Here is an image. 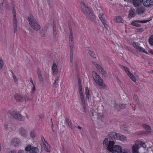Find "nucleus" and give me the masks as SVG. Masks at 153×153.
<instances>
[{"label": "nucleus", "instance_id": "f257e3e1", "mask_svg": "<svg viewBox=\"0 0 153 153\" xmlns=\"http://www.w3.org/2000/svg\"><path fill=\"white\" fill-rule=\"evenodd\" d=\"M114 143L113 141H110L108 143V139L107 138L105 139L103 143V145L109 151L112 152L113 153H122L121 147L118 145H114Z\"/></svg>", "mask_w": 153, "mask_h": 153}, {"label": "nucleus", "instance_id": "f03ea898", "mask_svg": "<svg viewBox=\"0 0 153 153\" xmlns=\"http://www.w3.org/2000/svg\"><path fill=\"white\" fill-rule=\"evenodd\" d=\"M27 19L31 27L35 30L37 31L40 29V25L33 16L30 15Z\"/></svg>", "mask_w": 153, "mask_h": 153}, {"label": "nucleus", "instance_id": "7ed1b4c3", "mask_svg": "<svg viewBox=\"0 0 153 153\" xmlns=\"http://www.w3.org/2000/svg\"><path fill=\"white\" fill-rule=\"evenodd\" d=\"M80 4L82 11L83 13L87 16V17L88 18H90L89 16L91 15L92 16L91 19H94V15L91 11V10L88 7L86 6L85 4L83 2H81Z\"/></svg>", "mask_w": 153, "mask_h": 153}, {"label": "nucleus", "instance_id": "20e7f679", "mask_svg": "<svg viewBox=\"0 0 153 153\" xmlns=\"http://www.w3.org/2000/svg\"><path fill=\"white\" fill-rule=\"evenodd\" d=\"M9 114L14 119L20 121H23L25 120V117L22 116L17 112L11 111L9 112Z\"/></svg>", "mask_w": 153, "mask_h": 153}, {"label": "nucleus", "instance_id": "39448f33", "mask_svg": "<svg viewBox=\"0 0 153 153\" xmlns=\"http://www.w3.org/2000/svg\"><path fill=\"white\" fill-rule=\"evenodd\" d=\"M92 73L93 74L95 75L93 77L96 83L102 88L105 87V85L104 84L103 80L100 76L95 72H93Z\"/></svg>", "mask_w": 153, "mask_h": 153}, {"label": "nucleus", "instance_id": "423d86ee", "mask_svg": "<svg viewBox=\"0 0 153 153\" xmlns=\"http://www.w3.org/2000/svg\"><path fill=\"white\" fill-rule=\"evenodd\" d=\"M26 151L29 152L30 153H38L39 149L37 147L31 146L30 145H28L25 148Z\"/></svg>", "mask_w": 153, "mask_h": 153}, {"label": "nucleus", "instance_id": "0eeeda50", "mask_svg": "<svg viewBox=\"0 0 153 153\" xmlns=\"http://www.w3.org/2000/svg\"><path fill=\"white\" fill-rule=\"evenodd\" d=\"M117 133L116 132L112 131L108 133L107 137L108 138V141L109 140V142L110 141H113L114 143L115 141V138H117Z\"/></svg>", "mask_w": 153, "mask_h": 153}, {"label": "nucleus", "instance_id": "6e6552de", "mask_svg": "<svg viewBox=\"0 0 153 153\" xmlns=\"http://www.w3.org/2000/svg\"><path fill=\"white\" fill-rule=\"evenodd\" d=\"M69 44L70 47V61L72 62L73 61V37H72V40L70 39V37H69Z\"/></svg>", "mask_w": 153, "mask_h": 153}, {"label": "nucleus", "instance_id": "1a4fd4ad", "mask_svg": "<svg viewBox=\"0 0 153 153\" xmlns=\"http://www.w3.org/2000/svg\"><path fill=\"white\" fill-rule=\"evenodd\" d=\"M13 26L14 28V32L16 33L17 31V19L16 16V12L15 9H13Z\"/></svg>", "mask_w": 153, "mask_h": 153}, {"label": "nucleus", "instance_id": "9d476101", "mask_svg": "<svg viewBox=\"0 0 153 153\" xmlns=\"http://www.w3.org/2000/svg\"><path fill=\"white\" fill-rule=\"evenodd\" d=\"M149 20H137L131 23V25H132L136 26L137 27H139L141 25L139 24L136 23L137 22L140 23H145L149 22Z\"/></svg>", "mask_w": 153, "mask_h": 153}, {"label": "nucleus", "instance_id": "9b49d317", "mask_svg": "<svg viewBox=\"0 0 153 153\" xmlns=\"http://www.w3.org/2000/svg\"><path fill=\"white\" fill-rule=\"evenodd\" d=\"M143 3L144 6L146 7H151L153 5L152 0H143Z\"/></svg>", "mask_w": 153, "mask_h": 153}, {"label": "nucleus", "instance_id": "f8f14e48", "mask_svg": "<svg viewBox=\"0 0 153 153\" xmlns=\"http://www.w3.org/2000/svg\"><path fill=\"white\" fill-rule=\"evenodd\" d=\"M37 73L39 78V80L40 82V84L43 85L44 84L43 79L40 69H38L37 71Z\"/></svg>", "mask_w": 153, "mask_h": 153}, {"label": "nucleus", "instance_id": "ddd939ff", "mask_svg": "<svg viewBox=\"0 0 153 153\" xmlns=\"http://www.w3.org/2000/svg\"><path fill=\"white\" fill-rule=\"evenodd\" d=\"M15 99L17 101L19 102H23L24 101V96L17 94L15 96Z\"/></svg>", "mask_w": 153, "mask_h": 153}, {"label": "nucleus", "instance_id": "4468645a", "mask_svg": "<svg viewBox=\"0 0 153 153\" xmlns=\"http://www.w3.org/2000/svg\"><path fill=\"white\" fill-rule=\"evenodd\" d=\"M143 3V0H133V3L134 6L137 7L141 5Z\"/></svg>", "mask_w": 153, "mask_h": 153}, {"label": "nucleus", "instance_id": "2eb2a0df", "mask_svg": "<svg viewBox=\"0 0 153 153\" xmlns=\"http://www.w3.org/2000/svg\"><path fill=\"white\" fill-rule=\"evenodd\" d=\"M20 141L17 138H14L13 139L11 143L14 146H16L20 144Z\"/></svg>", "mask_w": 153, "mask_h": 153}, {"label": "nucleus", "instance_id": "dca6fc26", "mask_svg": "<svg viewBox=\"0 0 153 153\" xmlns=\"http://www.w3.org/2000/svg\"><path fill=\"white\" fill-rule=\"evenodd\" d=\"M19 131L20 134L24 137H25L27 135V132L23 127H21L20 128Z\"/></svg>", "mask_w": 153, "mask_h": 153}, {"label": "nucleus", "instance_id": "f3484780", "mask_svg": "<svg viewBox=\"0 0 153 153\" xmlns=\"http://www.w3.org/2000/svg\"><path fill=\"white\" fill-rule=\"evenodd\" d=\"M53 74L56 75L58 72V68L56 64L54 63L52 67Z\"/></svg>", "mask_w": 153, "mask_h": 153}, {"label": "nucleus", "instance_id": "a211bd4d", "mask_svg": "<svg viewBox=\"0 0 153 153\" xmlns=\"http://www.w3.org/2000/svg\"><path fill=\"white\" fill-rule=\"evenodd\" d=\"M139 147V145L137 143V145L135 144V146H133L132 148L133 153H138V149Z\"/></svg>", "mask_w": 153, "mask_h": 153}, {"label": "nucleus", "instance_id": "6ab92c4d", "mask_svg": "<svg viewBox=\"0 0 153 153\" xmlns=\"http://www.w3.org/2000/svg\"><path fill=\"white\" fill-rule=\"evenodd\" d=\"M145 8L144 7H141L138 8L137 10V12L139 14H142L145 11Z\"/></svg>", "mask_w": 153, "mask_h": 153}, {"label": "nucleus", "instance_id": "aec40b11", "mask_svg": "<svg viewBox=\"0 0 153 153\" xmlns=\"http://www.w3.org/2000/svg\"><path fill=\"white\" fill-rule=\"evenodd\" d=\"M117 139L121 141L125 140H126V137L124 135H121L119 133H117Z\"/></svg>", "mask_w": 153, "mask_h": 153}, {"label": "nucleus", "instance_id": "412c9836", "mask_svg": "<svg viewBox=\"0 0 153 153\" xmlns=\"http://www.w3.org/2000/svg\"><path fill=\"white\" fill-rule=\"evenodd\" d=\"M143 126L146 131V134L150 133H151V128L149 125L144 124Z\"/></svg>", "mask_w": 153, "mask_h": 153}, {"label": "nucleus", "instance_id": "4be33fe9", "mask_svg": "<svg viewBox=\"0 0 153 153\" xmlns=\"http://www.w3.org/2000/svg\"><path fill=\"white\" fill-rule=\"evenodd\" d=\"M135 10L134 9L131 8L129 11V17L130 18H131L134 16Z\"/></svg>", "mask_w": 153, "mask_h": 153}, {"label": "nucleus", "instance_id": "5701e85b", "mask_svg": "<svg viewBox=\"0 0 153 153\" xmlns=\"http://www.w3.org/2000/svg\"><path fill=\"white\" fill-rule=\"evenodd\" d=\"M137 144H138L139 145H140V146H142L143 148H146V145L145 143H144L142 141H140L137 140L136 141V145H137Z\"/></svg>", "mask_w": 153, "mask_h": 153}, {"label": "nucleus", "instance_id": "b1692460", "mask_svg": "<svg viewBox=\"0 0 153 153\" xmlns=\"http://www.w3.org/2000/svg\"><path fill=\"white\" fill-rule=\"evenodd\" d=\"M99 17L102 23L105 22L106 21L102 13L100 14L99 15Z\"/></svg>", "mask_w": 153, "mask_h": 153}, {"label": "nucleus", "instance_id": "393cba45", "mask_svg": "<svg viewBox=\"0 0 153 153\" xmlns=\"http://www.w3.org/2000/svg\"><path fill=\"white\" fill-rule=\"evenodd\" d=\"M128 75L129 77L133 82H135L136 81L137 79L131 73H130V74Z\"/></svg>", "mask_w": 153, "mask_h": 153}, {"label": "nucleus", "instance_id": "a878e982", "mask_svg": "<svg viewBox=\"0 0 153 153\" xmlns=\"http://www.w3.org/2000/svg\"><path fill=\"white\" fill-rule=\"evenodd\" d=\"M88 53L91 56L93 57L94 58H96V56L93 52L91 51L90 50H88Z\"/></svg>", "mask_w": 153, "mask_h": 153}, {"label": "nucleus", "instance_id": "bb28decb", "mask_svg": "<svg viewBox=\"0 0 153 153\" xmlns=\"http://www.w3.org/2000/svg\"><path fill=\"white\" fill-rule=\"evenodd\" d=\"M123 22V20L122 19V18L118 16L117 17L116 22L117 23H122Z\"/></svg>", "mask_w": 153, "mask_h": 153}, {"label": "nucleus", "instance_id": "cd10ccee", "mask_svg": "<svg viewBox=\"0 0 153 153\" xmlns=\"http://www.w3.org/2000/svg\"><path fill=\"white\" fill-rule=\"evenodd\" d=\"M66 121L69 127L71 128L72 126L71 120L68 118L66 119Z\"/></svg>", "mask_w": 153, "mask_h": 153}, {"label": "nucleus", "instance_id": "c85d7f7f", "mask_svg": "<svg viewBox=\"0 0 153 153\" xmlns=\"http://www.w3.org/2000/svg\"><path fill=\"white\" fill-rule=\"evenodd\" d=\"M99 71L102 75L104 76H106V73L105 72L104 70L102 68L99 70Z\"/></svg>", "mask_w": 153, "mask_h": 153}, {"label": "nucleus", "instance_id": "c756f323", "mask_svg": "<svg viewBox=\"0 0 153 153\" xmlns=\"http://www.w3.org/2000/svg\"><path fill=\"white\" fill-rule=\"evenodd\" d=\"M85 94L87 99H88L89 97V91L88 87H86L85 89Z\"/></svg>", "mask_w": 153, "mask_h": 153}, {"label": "nucleus", "instance_id": "7c9ffc66", "mask_svg": "<svg viewBox=\"0 0 153 153\" xmlns=\"http://www.w3.org/2000/svg\"><path fill=\"white\" fill-rule=\"evenodd\" d=\"M114 107L115 109H116L118 111L120 110V105H118L117 104L115 103Z\"/></svg>", "mask_w": 153, "mask_h": 153}, {"label": "nucleus", "instance_id": "2f4dec72", "mask_svg": "<svg viewBox=\"0 0 153 153\" xmlns=\"http://www.w3.org/2000/svg\"><path fill=\"white\" fill-rule=\"evenodd\" d=\"M122 68L126 72L128 75L129 74H130V73H131L130 72L128 69V68L127 67L123 66Z\"/></svg>", "mask_w": 153, "mask_h": 153}, {"label": "nucleus", "instance_id": "473e14b6", "mask_svg": "<svg viewBox=\"0 0 153 153\" xmlns=\"http://www.w3.org/2000/svg\"><path fill=\"white\" fill-rule=\"evenodd\" d=\"M149 42L150 45H153V35L149 38Z\"/></svg>", "mask_w": 153, "mask_h": 153}, {"label": "nucleus", "instance_id": "72a5a7b5", "mask_svg": "<svg viewBox=\"0 0 153 153\" xmlns=\"http://www.w3.org/2000/svg\"><path fill=\"white\" fill-rule=\"evenodd\" d=\"M24 101L25 102L28 101H30L31 100V99H30L28 96L27 95H24Z\"/></svg>", "mask_w": 153, "mask_h": 153}, {"label": "nucleus", "instance_id": "f704fd0d", "mask_svg": "<svg viewBox=\"0 0 153 153\" xmlns=\"http://www.w3.org/2000/svg\"><path fill=\"white\" fill-rule=\"evenodd\" d=\"M132 45L135 48H136L138 50V49L139 48L138 47H139L140 46L138 45V44L135 42H134L132 43Z\"/></svg>", "mask_w": 153, "mask_h": 153}, {"label": "nucleus", "instance_id": "c9c22d12", "mask_svg": "<svg viewBox=\"0 0 153 153\" xmlns=\"http://www.w3.org/2000/svg\"><path fill=\"white\" fill-rule=\"evenodd\" d=\"M138 48H139L137 50H139L140 51L144 52L146 53H147V52L143 48L141 47L140 46L139 47H138Z\"/></svg>", "mask_w": 153, "mask_h": 153}, {"label": "nucleus", "instance_id": "e433bc0d", "mask_svg": "<svg viewBox=\"0 0 153 153\" xmlns=\"http://www.w3.org/2000/svg\"><path fill=\"white\" fill-rule=\"evenodd\" d=\"M59 78L58 77H56L55 80L54 82L53 83V85L54 86L56 87V85H57L59 82Z\"/></svg>", "mask_w": 153, "mask_h": 153}, {"label": "nucleus", "instance_id": "4c0bfd02", "mask_svg": "<svg viewBox=\"0 0 153 153\" xmlns=\"http://www.w3.org/2000/svg\"><path fill=\"white\" fill-rule=\"evenodd\" d=\"M10 125L7 123H5L4 125V127L5 129L9 130L10 128Z\"/></svg>", "mask_w": 153, "mask_h": 153}, {"label": "nucleus", "instance_id": "58836bf2", "mask_svg": "<svg viewBox=\"0 0 153 153\" xmlns=\"http://www.w3.org/2000/svg\"><path fill=\"white\" fill-rule=\"evenodd\" d=\"M4 62L1 57H0V69H2L3 67Z\"/></svg>", "mask_w": 153, "mask_h": 153}, {"label": "nucleus", "instance_id": "ea45409f", "mask_svg": "<svg viewBox=\"0 0 153 153\" xmlns=\"http://www.w3.org/2000/svg\"><path fill=\"white\" fill-rule=\"evenodd\" d=\"M102 23L105 29H106L107 30H108V29L109 28V27L108 25L106 23V21H105V22H104Z\"/></svg>", "mask_w": 153, "mask_h": 153}, {"label": "nucleus", "instance_id": "a19ab883", "mask_svg": "<svg viewBox=\"0 0 153 153\" xmlns=\"http://www.w3.org/2000/svg\"><path fill=\"white\" fill-rule=\"evenodd\" d=\"M53 31H57V29L56 27V24L55 21H53Z\"/></svg>", "mask_w": 153, "mask_h": 153}, {"label": "nucleus", "instance_id": "79ce46f5", "mask_svg": "<svg viewBox=\"0 0 153 153\" xmlns=\"http://www.w3.org/2000/svg\"><path fill=\"white\" fill-rule=\"evenodd\" d=\"M133 98L134 101L136 103H138V97L137 96V95L136 94H134V96H133Z\"/></svg>", "mask_w": 153, "mask_h": 153}, {"label": "nucleus", "instance_id": "37998d69", "mask_svg": "<svg viewBox=\"0 0 153 153\" xmlns=\"http://www.w3.org/2000/svg\"><path fill=\"white\" fill-rule=\"evenodd\" d=\"M69 30H70V34L69 37H70V39L71 40H72V37H73L72 34V30L71 29V27H69Z\"/></svg>", "mask_w": 153, "mask_h": 153}, {"label": "nucleus", "instance_id": "c03bdc74", "mask_svg": "<svg viewBox=\"0 0 153 153\" xmlns=\"http://www.w3.org/2000/svg\"><path fill=\"white\" fill-rule=\"evenodd\" d=\"M10 71H11V73H12V74L13 76V79H14V81H15V82H16L17 81V79L16 78V76L14 74V73H13V71L12 70H11Z\"/></svg>", "mask_w": 153, "mask_h": 153}, {"label": "nucleus", "instance_id": "a18cd8bd", "mask_svg": "<svg viewBox=\"0 0 153 153\" xmlns=\"http://www.w3.org/2000/svg\"><path fill=\"white\" fill-rule=\"evenodd\" d=\"M126 104H120V110L124 109L126 107Z\"/></svg>", "mask_w": 153, "mask_h": 153}, {"label": "nucleus", "instance_id": "49530a36", "mask_svg": "<svg viewBox=\"0 0 153 153\" xmlns=\"http://www.w3.org/2000/svg\"><path fill=\"white\" fill-rule=\"evenodd\" d=\"M80 99L81 100L82 104L85 103V100L84 99L83 96H81L80 97Z\"/></svg>", "mask_w": 153, "mask_h": 153}, {"label": "nucleus", "instance_id": "de8ad7c7", "mask_svg": "<svg viewBox=\"0 0 153 153\" xmlns=\"http://www.w3.org/2000/svg\"><path fill=\"white\" fill-rule=\"evenodd\" d=\"M137 32H142L144 31V29L142 28H140L137 29Z\"/></svg>", "mask_w": 153, "mask_h": 153}, {"label": "nucleus", "instance_id": "09e8293b", "mask_svg": "<svg viewBox=\"0 0 153 153\" xmlns=\"http://www.w3.org/2000/svg\"><path fill=\"white\" fill-rule=\"evenodd\" d=\"M82 106L83 107V109L84 110L83 111L85 112V113H86V108H85V104H82Z\"/></svg>", "mask_w": 153, "mask_h": 153}, {"label": "nucleus", "instance_id": "8fccbe9b", "mask_svg": "<svg viewBox=\"0 0 153 153\" xmlns=\"http://www.w3.org/2000/svg\"><path fill=\"white\" fill-rule=\"evenodd\" d=\"M30 137L32 138H34L35 137L34 133L32 131L30 132Z\"/></svg>", "mask_w": 153, "mask_h": 153}, {"label": "nucleus", "instance_id": "3c124183", "mask_svg": "<svg viewBox=\"0 0 153 153\" xmlns=\"http://www.w3.org/2000/svg\"><path fill=\"white\" fill-rule=\"evenodd\" d=\"M36 91V89L35 88V86L34 85H33V86L32 88V91L31 93L32 94H33L34 93L35 91Z\"/></svg>", "mask_w": 153, "mask_h": 153}, {"label": "nucleus", "instance_id": "603ef678", "mask_svg": "<svg viewBox=\"0 0 153 153\" xmlns=\"http://www.w3.org/2000/svg\"><path fill=\"white\" fill-rule=\"evenodd\" d=\"M96 67L99 70V71L102 68L101 66H100L98 64H96Z\"/></svg>", "mask_w": 153, "mask_h": 153}, {"label": "nucleus", "instance_id": "864d4df0", "mask_svg": "<svg viewBox=\"0 0 153 153\" xmlns=\"http://www.w3.org/2000/svg\"><path fill=\"white\" fill-rule=\"evenodd\" d=\"M57 34V31H53V35L54 37L55 38Z\"/></svg>", "mask_w": 153, "mask_h": 153}, {"label": "nucleus", "instance_id": "5fc2aeb1", "mask_svg": "<svg viewBox=\"0 0 153 153\" xmlns=\"http://www.w3.org/2000/svg\"><path fill=\"white\" fill-rule=\"evenodd\" d=\"M45 150L47 152H50L49 150L48 149V147L46 146H45Z\"/></svg>", "mask_w": 153, "mask_h": 153}, {"label": "nucleus", "instance_id": "6e6d98bb", "mask_svg": "<svg viewBox=\"0 0 153 153\" xmlns=\"http://www.w3.org/2000/svg\"><path fill=\"white\" fill-rule=\"evenodd\" d=\"M79 91H82L81 84H79Z\"/></svg>", "mask_w": 153, "mask_h": 153}, {"label": "nucleus", "instance_id": "4d7b16f0", "mask_svg": "<svg viewBox=\"0 0 153 153\" xmlns=\"http://www.w3.org/2000/svg\"><path fill=\"white\" fill-rule=\"evenodd\" d=\"M90 16V18H88V19H89L90 20H91L92 21H94L95 19V16L94 15V19H91V18H92V16L91 15H90V16Z\"/></svg>", "mask_w": 153, "mask_h": 153}, {"label": "nucleus", "instance_id": "13d9d810", "mask_svg": "<svg viewBox=\"0 0 153 153\" xmlns=\"http://www.w3.org/2000/svg\"><path fill=\"white\" fill-rule=\"evenodd\" d=\"M41 37H45V33L44 32L41 33Z\"/></svg>", "mask_w": 153, "mask_h": 153}, {"label": "nucleus", "instance_id": "bf43d9fd", "mask_svg": "<svg viewBox=\"0 0 153 153\" xmlns=\"http://www.w3.org/2000/svg\"><path fill=\"white\" fill-rule=\"evenodd\" d=\"M129 151L128 150H124L122 153H128Z\"/></svg>", "mask_w": 153, "mask_h": 153}, {"label": "nucleus", "instance_id": "052dcab7", "mask_svg": "<svg viewBox=\"0 0 153 153\" xmlns=\"http://www.w3.org/2000/svg\"><path fill=\"white\" fill-rule=\"evenodd\" d=\"M80 97L81 96H82L83 95V94L82 91H79Z\"/></svg>", "mask_w": 153, "mask_h": 153}, {"label": "nucleus", "instance_id": "680f3d73", "mask_svg": "<svg viewBox=\"0 0 153 153\" xmlns=\"http://www.w3.org/2000/svg\"><path fill=\"white\" fill-rule=\"evenodd\" d=\"M44 117V115L43 114H41L39 116V117L41 119L43 118Z\"/></svg>", "mask_w": 153, "mask_h": 153}, {"label": "nucleus", "instance_id": "e2e57ef3", "mask_svg": "<svg viewBox=\"0 0 153 153\" xmlns=\"http://www.w3.org/2000/svg\"><path fill=\"white\" fill-rule=\"evenodd\" d=\"M24 151L22 150H19L18 152V153H24Z\"/></svg>", "mask_w": 153, "mask_h": 153}, {"label": "nucleus", "instance_id": "0e129e2a", "mask_svg": "<svg viewBox=\"0 0 153 153\" xmlns=\"http://www.w3.org/2000/svg\"><path fill=\"white\" fill-rule=\"evenodd\" d=\"M9 153H16V152L14 150H12L9 152Z\"/></svg>", "mask_w": 153, "mask_h": 153}, {"label": "nucleus", "instance_id": "69168bd1", "mask_svg": "<svg viewBox=\"0 0 153 153\" xmlns=\"http://www.w3.org/2000/svg\"><path fill=\"white\" fill-rule=\"evenodd\" d=\"M78 82L79 84H81V80L79 78H78Z\"/></svg>", "mask_w": 153, "mask_h": 153}, {"label": "nucleus", "instance_id": "338daca9", "mask_svg": "<svg viewBox=\"0 0 153 153\" xmlns=\"http://www.w3.org/2000/svg\"><path fill=\"white\" fill-rule=\"evenodd\" d=\"M116 79H117V80L118 81V82L120 83H121V81L119 79V78H118V77L117 76L116 77Z\"/></svg>", "mask_w": 153, "mask_h": 153}, {"label": "nucleus", "instance_id": "774afa93", "mask_svg": "<svg viewBox=\"0 0 153 153\" xmlns=\"http://www.w3.org/2000/svg\"><path fill=\"white\" fill-rule=\"evenodd\" d=\"M30 82L32 83V84L33 85H34V84H33V81L32 79L31 78L30 79Z\"/></svg>", "mask_w": 153, "mask_h": 153}]
</instances>
